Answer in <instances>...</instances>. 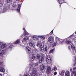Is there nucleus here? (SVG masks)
<instances>
[{
	"label": "nucleus",
	"mask_w": 76,
	"mask_h": 76,
	"mask_svg": "<svg viewBox=\"0 0 76 76\" xmlns=\"http://www.w3.org/2000/svg\"><path fill=\"white\" fill-rule=\"evenodd\" d=\"M7 45L6 44H2L0 46L1 49L0 50V56H2L5 53V51H12L15 46L12 45V44H9L7 45V47L6 49L4 50L5 48L6 47Z\"/></svg>",
	"instance_id": "obj_1"
},
{
	"label": "nucleus",
	"mask_w": 76,
	"mask_h": 76,
	"mask_svg": "<svg viewBox=\"0 0 76 76\" xmlns=\"http://www.w3.org/2000/svg\"><path fill=\"white\" fill-rule=\"evenodd\" d=\"M56 42H55L53 43L52 45V47H54V46H56L57 45V43L58 44H63V43H64V41L63 40H62L61 39H60L59 38L56 37Z\"/></svg>",
	"instance_id": "obj_2"
},
{
	"label": "nucleus",
	"mask_w": 76,
	"mask_h": 76,
	"mask_svg": "<svg viewBox=\"0 0 76 76\" xmlns=\"http://www.w3.org/2000/svg\"><path fill=\"white\" fill-rule=\"evenodd\" d=\"M74 34H72L69 37H68L66 39L65 42L67 44H72V42H73V37Z\"/></svg>",
	"instance_id": "obj_3"
},
{
	"label": "nucleus",
	"mask_w": 76,
	"mask_h": 76,
	"mask_svg": "<svg viewBox=\"0 0 76 76\" xmlns=\"http://www.w3.org/2000/svg\"><path fill=\"white\" fill-rule=\"evenodd\" d=\"M48 50L47 47H45L44 48V44H41L40 45V50L41 52H42L44 54H45L47 53Z\"/></svg>",
	"instance_id": "obj_4"
},
{
	"label": "nucleus",
	"mask_w": 76,
	"mask_h": 76,
	"mask_svg": "<svg viewBox=\"0 0 76 76\" xmlns=\"http://www.w3.org/2000/svg\"><path fill=\"white\" fill-rule=\"evenodd\" d=\"M10 8V5H5L4 6V7L3 8V11H2V13H4L6 11H7L8 9H9Z\"/></svg>",
	"instance_id": "obj_5"
},
{
	"label": "nucleus",
	"mask_w": 76,
	"mask_h": 76,
	"mask_svg": "<svg viewBox=\"0 0 76 76\" xmlns=\"http://www.w3.org/2000/svg\"><path fill=\"white\" fill-rule=\"evenodd\" d=\"M23 30H24V34L22 35L21 36V38H23L24 36L25 37V36L28 35H29V33L26 31V30H25V28H23Z\"/></svg>",
	"instance_id": "obj_6"
},
{
	"label": "nucleus",
	"mask_w": 76,
	"mask_h": 76,
	"mask_svg": "<svg viewBox=\"0 0 76 76\" xmlns=\"http://www.w3.org/2000/svg\"><path fill=\"white\" fill-rule=\"evenodd\" d=\"M48 41L49 43H53L54 42L53 37L50 36L48 39Z\"/></svg>",
	"instance_id": "obj_7"
},
{
	"label": "nucleus",
	"mask_w": 76,
	"mask_h": 76,
	"mask_svg": "<svg viewBox=\"0 0 76 76\" xmlns=\"http://www.w3.org/2000/svg\"><path fill=\"white\" fill-rule=\"evenodd\" d=\"M45 68V66L44 65L42 64L40 66V69L41 71L42 72V73H44Z\"/></svg>",
	"instance_id": "obj_8"
},
{
	"label": "nucleus",
	"mask_w": 76,
	"mask_h": 76,
	"mask_svg": "<svg viewBox=\"0 0 76 76\" xmlns=\"http://www.w3.org/2000/svg\"><path fill=\"white\" fill-rule=\"evenodd\" d=\"M51 58H50V56H48L46 58V61L48 63L50 64L51 63Z\"/></svg>",
	"instance_id": "obj_9"
},
{
	"label": "nucleus",
	"mask_w": 76,
	"mask_h": 76,
	"mask_svg": "<svg viewBox=\"0 0 76 76\" xmlns=\"http://www.w3.org/2000/svg\"><path fill=\"white\" fill-rule=\"evenodd\" d=\"M26 53L28 54H29L31 53V48L27 46L26 48Z\"/></svg>",
	"instance_id": "obj_10"
},
{
	"label": "nucleus",
	"mask_w": 76,
	"mask_h": 76,
	"mask_svg": "<svg viewBox=\"0 0 76 76\" xmlns=\"http://www.w3.org/2000/svg\"><path fill=\"white\" fill-rule=\"evenodd\" d=\"M51 69L50 66H48L47 69V74H50V72H51Z\"/></svg>",
	"instance_id": "obj_11"
},
{
	"label": "nucleus",
	"mask_w": 76,
	"mask_h": 76,
	"mask_svg": "<svg viewBox=\"0 0 76 76\" xmlns=\"http://www.w3.org/2000/svg\"><path fill=\"white\" fill-rule=\"evenodd\" d=\"M31 38L32 39L34 40V41H37V40L38 39V36H32Z\"/></svg>",
	"instance_id": "obj_12"
},
{
	"label": "nucleus",
	"mask_w": 76,
	"mask_h": 76,
	"mask_svg": "<svg viewBox=\"0 0 76 76\" xmlns=\"http://www.w3.org/2000/svg\"><path fill=\"white\" fill-rule=\"evenodd\" d=\"M28 35L25 36V37L23 39V41L24 42H25L29 39V37H28Z\"/></svg>",
	"instance_id": "obj_13"
},
{
	"label": "nucleus",
	"mask_w": 76,
	"mask_h": 76,
	"mask_svg": "<svg viewBox=\"0 0 76 76\" xmlns=\"http://www.w3.org/2000/svg\"><path fill=\"white\" fill-rule=\"evenodd\" d=\"M20 7H21L20 4H19L17 8V12L19 13H20Z\"/></svg>",
	"instance_id": "obj_14"
},
{
	"label": "nucleus",
	"mask_w": 76,
	"mask_h": 76,
	"mask_svg": "<svg viewBox=\"0 0 76 76\" xmlns=\"http://www.w3.org/2000/svg\"><path fill=\"white\" fill-rule=\"evenodd\" d=\"M44 61V56H42L41 58L39 59V63H41Z\"/></svg>",
	"instance_id": "obj_15"
},
{
	"label": "nucleus",
	"mask_w": 76,
	"mask_h": 76,
	"mask_svg": "<svg viewBox=\"0 0 76 76\" xmlns=\"http://www.w3.org/2000/svg\"><path fill=\"white\" fill-rule=\"evenodd\" d=\"M29 45L30 47H34L35 46V45L34 44L33 42L32 41H30L29 43Z\"/></svg>",
	"instance_id": "obj_16"
},
{
	"label": "nucleus",
	"mask_w": 76,
	"mask_h": 76,
	"mask_svg": "<svg viewBox=\"0 0 76 76\" xmlns=\"http://www.w3.org/2000/svg\"><path fill=\"white\" fill-rule=\"evenodd\" d=\"M0 72L4 73L5 72V69L3 67H0Z\"/></svg>",
	"instance_id": "obj_17"
},
{
	"label": "nucleus",
	"mask_w": 76,
	"mask_h": 76,
	"mask_svg": "<svg viewBox=\"0 0 76 76\" xmlns=\"http://www.w3.org/2000/svg\"><path fill=\"white\" fill-rule=\"evenodd\" d=\"M41 44H43L42 43H41V41H39L37 42V47H39L40 46V48H41Z\"/></svg>",
	"instance_id": "obj_18"
},
{
	"label": "nucleus",
	"mask_w": 76,
	"mask_h": 76,
	"mask_svg": "<svg viewBox=\"0 0 76 76\" xmlns=\"http://www.w3.org/2000/svg\"><path fill=\"white\" fill-rule=\"evenodd\" d=\"M40 57H41V56H40V55L37 54L36 56V58L37 59V60H39Z\"/></svg>",
	"instance_id": "obj_19"
},
{
	"label": "nucleus",
	"mask_w": 76,
	"mask_h": 76,
	"mask_svg": "<svg viewBox=\"0 0 76 76\" xmlns=\"http://www.w3.org/2000/svg\"><path fill=\"white\" fill-rule=\"evenodd\" d=\"M65 75L66 76H70V72L68 71H66L65 73Z\"/></svg>",
	"instance_id": "obj_20"
},
{
	"label": "nucleus",
	"mask_w": 76,
	"mask_h": 76,
	"mask_svg": "<svg viewBox=\"0 0 76 76\" xmlns=\"http://www.w3.org/2000/svg\"><path fill=\"white\" fill-rule=\"evenodd\" d=\"M37 69L36 68H34L32 71V73H37Z\"/></svg>",
	"instance_id": "obj_21"
},
{
	"label": "nucleus",
	"mask_w": 76,
	"mask_h": 76,
	"mask_svg": "<svg viewBox=\"0 0 76 76\" xmlns=\"http://www.w3.org/2000/svg\"><path fill=\"white\" fill-rule=\"evenodd\" d=\"M32 62H30V64H29V69L30 71L31 70V69H32Z\"/></svg>",
	"instance_id": "obj_22"
},
{
	"label": "nucleus",
	"mask_w": 76,
	"mask_h": 76,
	"mask_svg": "<svg viewBox=\"0 0 76 76\" xmlns=\"http://www.w3.org/2000/svg\"><path fill=\"white\" fill-rule=\"evenodd\" d=\"M71 48L72 50H75L76 49V47L73 45V44L71 45Z\"/></svg>",
	"instance_id": "obj_23"
},
{
	"label": "nucleus",
	"mask_w": 76,
	"mask_h": 76,
	"mask_svg": "<svg viewBox=\"0 0 76 76\" xmlns=\"http://www.w3.org/2000/svg\"><path fill=\"white\" fill-rule=\"evenodd\" d=\"M35 55L33 54L32 55V57L31 58V61H33V60H34L35 59Z\"/></svg>",
	"instance_id": "obj_24"
},
{
	"label": "nucleus",
	"mask_w": 76,
	"mask_h": 76,
	"mask_svg": "<svg viewBox=\"0 0 76 76\" xmlns=\"http://www.w3.org/2000/svg\"><path fill=\"white\" fill-rule=\"evenodd\" d=\"M55 51V48H54L51 49V50H50L49 52V53H54Z\"/></svg>",
	"instance_id": "obj_25"
},
{
	"label": "nucleus",
	"mask_w": 76,
	"mask_h": 76,
	"mask_svg": "<svg viewBox=\"0 0 76 76\" xmlns=\"http://www.w3.org/2000/svg\"><path fill=\"white\" fill-rule=\"evenodd\" d=\"M38 37L40 38V39H42L43 40H44V39H45V37L43 36H38Z\"/></svg>",
	"instance_id": "obj_26"
},
{
	"label": "nucleus",
	"mask_w": 76,
	"mask_h": 76,
	"mask_svg": "<svg viewBox=\"0 0 76 76\" xmlns=\"http://www.w3.org/2000/svg\"><path fill=\"white\" fill-rule=\"evenodd\" d=\"M20 41V39H18L14 42V44H19Z\"/></svg>",
	"instance_id": "obj_27"
},
{
	"label": "nucleus",
	"mask_w": 76,
	"mask_h": 76,
	"mask_svg": "<svg viewBox=\"0 0 76 76\" xmlns=\"http://www.w3.org/2000/svg\"><path fill=\"white\" fill-rule=\"evenodd\" d=\"M11 10H16V6H13L11 9Z\"/></svg>",
	"instance_id": "obj_28"
},
{
	"label": "nucleus",
	"mask_w": 76,
	"mask_h": 76,
	"mask_svg": "<svg viewBox=\"0 0 76 76\" xmlns=\"http://www.w3.org/2000/svg\"><path fill=\"white\" fill-rule=\"evenodd\" d=\"M57 70L56 66H54L52 69V70H54L55 72Z\"/></svg>",
	"instance_id": "obj_29"
},
{
	"label": "nucleus",
	"mask_w": 76,
	"mask_h": 76,
	"mask_svg": "<svg viewBox=\"0 0 76 76\" xmlns=\"http://www.w3.org/2000/svg\"><path fill=\"white\" fill-rule=\"evenodd\" d=\"M64 1V0H58V3H59L60 4H61L62 3H63V2H61L60 1Z\"/></svg>",
	"instance_id": "obj_30"
},
{
	"label": "nucleus",
	"mask_w": 76,
	"mask_h": 76,
	"mask_svg": "<svg viewBox=\"0 0 76 76\" xmlns=\"http://www.w3.org/2000/svg\"><path fill=\"white\" fill-rule=\"evenodd\" d=\"M37 73H32L31 75V76H37Z\"/></svg>",
	"instance_id": "obj_31"
},
{
	"label": "nucleus",
	"mask_w": 76,
	"mask_h": 76,
	"mask_svg": "<svg viewBox=\"0 0 76 76\" xmlns=\"http://www.w3.org/2000/svg\"><path fill=\"white\" fill-rule=\"evenodd\" d=\"M34 51H35V53L36 54H37V53H38V49L35 48L34 49Z\"/></svg>",
	"instance_id": "obj_32"
},
{
	"label": "nucleus",
	"mask_w": 76,
	"mask_h": 76,
	"mask_svg": "<svg viewBox=\"0 0 76 76\" xmlns=\"http://www.w3.org/2000/svg\"><path fill=\"white\" fill-rule=\"evenodd\" d=\"M72 73L73 75L76 74V70H74L72 72Z\"/></svg>",
	"instance_id": "obj_33"
},
{
	"label": "nucleus",
	"mask_w": 76,
	"mask_h": 76,
	"mask_svg": "<svg viewBox=\"0 0 76 76\" xmlns=\"http://www.w3.org/2000/svg\"><path fill=\"white\" fill-rule=\"evenodd\" d=\"M11 1H12V0H6L7 3H10Z\"/></svg>",
	"instance_id": "obj_34"
},
{
	"label": "nucleus",
	"mask_w": 76,
	"mask_h": 76,
	"mask_svg": "<svg viewBox=\"0 0 76 76\" xmlns=\"http://www.w3.org/2000/svg\"><path fill=\"white\" fill-rule=\"evenodd\" d=\"M24 76H30L29 75L28 73H26V74H25V75H24Z\"/></svg>",
	"instance_id": "obj_35"
},
{
	"label": "nucleus",
	"mask_w": 76,
	"mask_h": 76,
	"mask_svg": "<svg viewBox=\"0 0 76 76\" xmlns=\"http://www.w3.org/2000/svg\"><path fill=\"white\" fill-rule=\"evenodd\" d=\"M75 63H74V66H76V58H75Z\"/></svg>",
	"instance_id": "obj_36"
},
{
	"label": "nucleus",
	"mask_w": 76,
	"mask_h": 76,
	"mask_svg": "<svg viewBox=\"0 0 76 76\" xmlns=\"http://www.w3.org/2000/svg\"><path fill=\"white\" fill-rule=\"evenodd\" d=\"M3 66V62H0V67H1Z\"/></svg>",
	"instance_id": "obj_37"
},
{
	"label": "nucleus",
	"mask_w": 76,
	"mask_h": 76,
	"mask_svg": "<svg viewBox=\"0 0 76 76\" xmlns=\"http://www.w3.org/2000/svg\"><path fill=\"white\" fill-rule=\"evenodd\" d=\"M73 70H74V71L76 70V67H73Z\"/></svg>",
	"instance_id": "obj_38"
},
{
	"label": "nucleus",
	"mask_w": 76,
	"mask_h": 76,
	"mask_svg": "<svg viewBox=\"0 0 76 76\" xmlns=\"http://www.w3.org/2000/svg\"><path fill=\"white\" fill-rule=\"evenodd\" d=\"M38 63H36L35 64V65L36 66H38Z\"/></svg>",
	"instance_id": "obj_39"
},
{
	"label": "nucleus",
	"mask_w": 76,
	"mask_h": 76,
	"mask_svg": "<svg viewBox=\"0 0 76 76\" xmlns=\"http://www.w3.org/2000/svg\"><path fill=\"white\" fill-rule=\"evenodd\" d=\"M57 72H55L54 73V75H57Z\"/></svg>",
	"instance_id": "obj_40"
},
{
	"label": "nucleus",
	"mask_w": 76,
	"mask_h": 76,
	"mask_svg": "<svg viewBox=\"0 0 76 76\" xmlns=\"http://www.w3.org/2000/svg\"><path fill=\"white\" fill-rule=\"evenodd\" d=\"M62 73H65V71H64V70L62 71Z\"/></svg>",
	"instance_id": "obj_41"
},
{
	"label": "nucleus",
	"mask_w": 76,
	"mask_h": 76,
	"mask_svg": "<svg viewBox=\"0 0 76 76\" xmlns=\"http://www.w3.org/2000/svg\"><path fill=\"white\" fill-rule=\"evenodd\" d=\"M76 76V74H73V75H72L71 76Z\"/></svg>",
	"instance_id": "obj_42"
},
{
	"label": "nucleus",
	"mask_w": 76,
	"mask_h": 76,
	"mask_svg": "<svg viewBox=\"0 0 76 76\" xmlns=\"http://www.w3.org/2000/svg\"><path fill=\"white\" fill-rule=\"evenodd\" d=\"M51 34H53V30H52L50 32Z\"/></svg>",
	"instance_id": "obj_43"
},
{
	"label": "nucleus",
	"mask_w": 76,
	"mask_h": 76,
	"mask_svg": "<svg viewBox=\"0 0 76 76\" xmlns=\"http://www.w3.org/2000/svg\"><path fill=\"white\" fill-rule=\"evenodd\" d=\"M72 69L71 68V69H70V72H72Z\"/></svg>",
	"instance_id": "obj_44"
},
{
	"label": "nucleus",
	"mask_w": 76,
	"mask_h": 76,
	"mask_svg": "<svg viewBox=\"0 0 76 76\" xmlns=\"http://www.w3.org/2000/svg\"><path fill=\"white\" fill-rule=\"evenodd\" d=\"M0 76H3V75H2V74H1L0 73Z\"/></svg>",
	"instance_id": "obj_45"
},
{
	"label": "nucleus",
	"mask_w": 76,
	"mask_h": 76,
	"mask_svg": "<svg viewBox=\"0 0 76 76\" xmlns=\"http://www.w3.org/2000/svg\"><path fill=\"white\" fill-rule=\"evenodd\" d=\"M1 44H2V43L0 42V46L1 45Z\"/></svg>",
	"instance_id": "obj_46"
},
{
	"label": "nucleus",
	"mask_w": 76,
	"mask_h": 76,
	"mask_svg": "<svg viewBox=\"0 0 76 76\" xmlns=\"http://www.w3.org/2000/svg\"><path fill=\"white\" fill-rule=\"evenodd\" d=\"M75 41L76 42V37H75Z\"/></svg>",
	"instance_id": "obj_47"
},
{
	"label": "nucleus",
	"mask_w": 76,
	"mask_h": 76,
	"mask_svg": "<svg viewBox=\"0 0 76 76\" xmlns=\"http://www.w3.org/2000/svg\"><path fill=\"white\" fill-rule=\"evenodd\" d=\"M74 33L73 34H74V35L73 36V37H74L73 36H74Z\"/></svg>",
	"instance_id": "obj_48"
},
{
	"label": "nucleus",
	"mask_w": 76,
	"mask_h": 76,
	"mask_svg": "<svg viewBox=\"0 0 76 76\" xmlns=\"http://www.w3.org/2000/svg\"><path fill=\"white\" fill-rule=\"evenodd\" d=\"M20 76H22V75H21V74H20Z\"/></svg>",
	"instance_id": "obj_49"
},
{
	"label": "nucleus",
	"mask_w": 76,
	"mask_h": 76,
	"mask_svg": "<svg viewBox=\"0 0 76 76\" xmlns=\"http://www.w3.org/2000/svg\"><path fill=\"white\" fill-rule=\"evenodd\" d=\"M75 34H76V31L75 32Z\"/></svg>",
	"instance_id": "obj_50"
},
{
	"label": "nucleus",
	"mask_w": 76,
	"mask_h": 76,
	"mask_svg": "<svg viewBox=\"0 0 76 76\" xmlns=\"http://www.w3.org/2000/svg\"><path fill=\"white\" fill-rule=\"evenodd\" d=\"M16 1H19L20 0H16Z\"/></svg>",
	"instance_id": "obj_51"
},
{
	"label": "nucleus",
	"mask_w": 76,
	"mask_h": 76,
	"mask_svg": "<svg viewBox=\"0 0 76 76\" xmlns=\"http://www.w3.org/2000/svg\"><path fill=\"white\" fill-rule=\"evenodd\" d=\"M68 48H69V50H70V47H68Z\"/></svg>",
	"instance_id": "obj_52"
},
{
	"label": "nucleus",
	"mask_w": 76,
	"mask_h": 76,
	"mask_svg": "<svg viewBox=\"0 0 76 76\" xmlns=\"http://www.w3.org/2000/svg\"><path fill=\"white\" fill-rule=\"evenodd\" d=\"M60 75H61V74H60Z\"/></svg>",
	"instance_id": "obj_53"
}]
</instances>
